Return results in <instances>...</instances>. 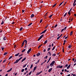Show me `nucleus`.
Instances as JSON below:
<instances>
[{
	"label": "nucleus",
	"mask_w": 76,
	"mask_h": 76,
	"mask_svg": "<svg viewBox=\"0 0 76 76\" xmlns=\"http://www.w3.org/2000/svg\"><path fill=\"white\" fill-rule=\"evenodd\" d=\"M25 70H28V68H26L25 69Z\"/></svg>",
	"instance_id": "nucleus-54"
},
{
	"label": "nucleus",
	"mask_w": 76,
	"mask_h": 76,
	"mask_svg": "<svg viewBox=\"0 0 76 76\" xmlns=\"http://www.w3.org/2000/svg\"><path fill=\"white\" fill-rule=\"evenodd\" d=\"M47 69H49V66H47Z\"/></svg>",
	"instance_id": "nucleus-63"
},
{
	"label": "nucleus",
	"mask_w": 76,
	"mask_h": 76,
	"mask_svg": "<svg viewBox=\"0 0 76 76\" xmlns=\"http://www.w3.org/2000/svg\"><path fill=\"white\" fill-rule=\"evenodd\" d=\"M66 15H67V13H65V14L64 15V17H65V16H66Z\"/></svg>",
	"instance_id": "nucleus-38"
},
{
	"label": "nucleus",
	"mask_w": 76,
	"mask_h": 76,
	"mask_svg": "<svg viewBox=\"0 0 76 76\" xmlns=\"http://www.w3.org/2000/svg\"><path fill=\"white\" fill-rule=\"evenodd\" d=\"M24 69H22V70H21V72H24Z\"/></svg>",
	"instance_id": "nucleus-34"
},
{
	"label": "nucleus",
	"mask_w": 76,
	"mask_h": 76,
	"mask_svg": "<svg viewBox=\"0 0 76 76\" xmlns=\"http://www.w3.org/2000/svg\"><path fill=\"white\" fill-rule=\"evenodd\" d=\"M50 60H51V57H50L48 60V62H47V63H48L49 62V61H50Z\"/></svg>",
	"instance_id": "nucleus-15"
},
{
	"label": "nucleus",
	"mask_w": 76,
	"mask_h": 76,
	"mask_svg": "<svg viewBox=\"0 0 76 76\" xmlns=\"http://www.w3.org/2000/svg\"><path fill=\"white\" fill-rule=\"evenodd\" d=\"M64 29H63L61 30V32H63V31H64Z\"/></svg>",
	"instance_id": "nucleus-48"
},
{
	"label": "nucleus",
	"mask_w": 76,
	"mask_h": 76,
	"mask_svg": "<svg viewBox=\"0 0 76 76\" xmlns=\"http://www.w3.org/2000/svg\"><path fill=\"white\" fill-rule=\"evenodd\" d=\"M33 17H34V14H32L31 16V18H32Z\"/></svg>",
	"instance_id": "nucleus-14"
},
{
	"label": "nucleus",
	"mask_w": 76,
	"mask_h": 76,
	"mask_svg": "<svg viewBox=\"0 0 76 76\" xmlns=\"http://www.w3.org/2000/svg\"><path fill=\"white\" fill-rule=\"evenodd\" d=\"M1 49H2V51H3V50H4V47H3V48L1 47Z\"/></svg>",
	"instance_id": "nucleus-37"
},
{
	"label": "nucleus",
	"mask_w": 76,
	"mask_h": 76,
	"mask_svg": "<svg viewBox=\"0 0 76 76\" xmlns=\"http://www.w3.org/2000/svg\"><path fill=\"white\" fill-rule=\"evenodd\" d=\"M64 4V1H63L62 3H61L59 5V6H60L62 4Z\"/></svg>",
	"instance_id": "nucleus-9"
},
{
	"label": "nucleus",
	"mask_w": 76,
	"mask_h": 76,
	"mask_svg": "<svg viewBox=\"0 0 76 76\" xmlns=\"http://www.w3.org/2000/svg\"><path fill=\"white\" fill-rule=\"evenodd\" d=\"M31 50H32V49L31 48H30L27 51V54H29V53H30V51H31Z\"/></svg>",
	"instance_id": "nucleus-4"
},
{
	"label": "nucleus",
	"mask_w": 76,
	"mask_h": 76,
	"mask_svg": "<svg viewBox=\"0 0 76 76\" xmlns=\"http://www.w3.org/2000/svg\"><path fill=\"white\" fill-rule=\"evenodd\" d=\"M26 65H27V64H26V65H25L23 66V68H24V67H26Z\"/></svg>",
	"instance_id": "nucleus-26"
},
{
	"label": "nucleus",
	"mask_w": 76,
	"mask_h": 76,
	"mask_svg": "<svg viewBox=\"0 0 76 76\" xmlns=\"http://www.w3.org/2000/svg\"><path fill=\"white\" fill-rule=\"evenodd\" d=\"M24 41H25V42L26 44H27V41H26V40H25Z\"/></svg>",
	"instance_id": "nucleus-39"
},
{
	"label": "nucleus",
	"mask_w": 76,
	"mask_h": 76,
	"mask_svg": "<svg viewBox=\"0 0 76 76\" xmlns=\"http://www.w3.org/2000/svg\"><path fill=\"white\" fill-rule=\"evenodd\" d=\"M44 37V34L42 35L38 39L37 41H39L40 39H41L42 37Z\"/></svg>",
	"instance_id": "nucleus-3"
},
{
	"label": "nucleus",
	"mask_w": 76,
	"mask_h": 76,
	"mask_svg": "<svg viewBox=\"0 0 76 76\" xmlns=\"http://www.w3.org/2000/svg\"><path fill=\"white\" fill-rule=\"evenodd\" d=\"M40 54H41L40 53H38L37 54V56H40Z\"/></svg>",
	"instance_id": "nucleus-11"
},
{
	"label": "nucleus",
	"mask_w": 76,
	"mask_h": 76,
	"mask_svg": "<svg viewBox=\"0 0 76 76\" xmlns=\"http://www.w3.org/2000/svg\"><path fill=\"white\" fill-rule=\"evenodd\" d=\"M23 29V28L22 27L20 29V31H22Z\"/></svg>",
	"instance_id": "nucleus-43"
},
{
	"label": "nucleus",
	"mask_w": 76,
	"mask_h": 76,
	"mask_svg": "<svg viewBox=\"0 0 76 76\" xmlns=\"http://www.w3.org/2000/svg\"><path fill=\"white\" fill-rule=\"evenodd\" d=\"M63 68V66H60V65H59V68H60V69H61V68Z\"/></svg>",
	"instance_id": "nucleus-25"
},
{
	"label": "nucleus",
	"mask_w": 76,
	"mask_h": 76,
	"mask_svg": "<svg viewBox=\"0 0 76 76\" xmlns=\"http://www.w3.org/2000/svg\"><path fill=\"white\" fill-rule=\"evenodd\" d=\"M56 56V53H54L52 54V56Z\"/></svg>",
	"instance_id": "nucleus-24"
},
{
	"label": "nucleus",
	"mask_w": 76,
	"mask_h": 76,
	"mask_svg": "<svg viewBox=\"0 0 76 76\" xmlns=\"http://www.w3.org/2000/svg\"><path fill=\"white\" fill-rule=\"evenodd\" d=\"M7 54V53L5 52V53H4V56H5V55H6V54Z\"/></svg>",
	"instance_id": "nucleus-29"
},
{
	"label": "nucleus",
	"mask_w": 76,
	"mask_h": 76,
	"mask_svg": "<svg viewBox=\"0 0 76 76\" xmlns=\"http://www.w3.org/2000/svg\"><path fill=\"white\" fill-rule=\"evenodd\" d=\"M12 70V68H11L9 70L7 71V72H10V71H11Z\"/></svg>",
	"instance_id": "nucleus-8"
},
{
	"label": "nucleus",
	"mask_w": 76,
	"mask_h": 76,
	"mask_svg": "<svg viewBox=\"0 0 76 76\" xmlns=\"http://www.w3.org/2000/svg\"><path fill=\"white\" fill-rule=\"evenodd\" d=\"M22 55H23V54H22L21 55H19V57H20V56H22Z\"/></svg>",
	"instance_id": "nucleus-49"
},
{
	"label": "nucleus",
	"mask_w": 76,
	"mask_h": 76,
	"mask_svg": "<svg viewBox=\"0 0 76 76\" xmlns=\"http://www.w3.org/2000/svg\"><path fill=\"white\" fill-rule=\"evenodd\" d=\"M48 53L49 54V56H51V52H48Z\"/></svg>",
	"instance_id": "nucleus-16"
},
{
	"label": "nucleus",
	"mask_w": 76,
	"mask_h": 76,
	"mask_svg": "<svg viewBox=\"0 0 76 76\" xmlns=\"http://www.w3.org/2000/svg\"><path fill=\"white\" fill-rule=\"evenodd\" d=\"M26 57L24 58L23 59H22L23 60L25 61L26 60Z\"/></svg>",
	"instance_id": "nucleus-33"
},
{
	"label": "nucleus",
	"mask_w": 76,
	"mask_h": 76,
	"mask_svg": "<svg viewBox=\"0 0 76 76\" xmlns=\"http://www.w3.org/2000/svg\"><path fill=\"white\" fill-rule=\"evenodd\" d=\"M4 23V21H3V20H2V22L1 23V25H3V24Z\"/></svg>",
	"instance_id": "nucleus-27"
},
{
	"label": "nucleus",
	"mask_w": 76,
	"mask_h": 76,
	"mask_svg": "<svg viewBox=\"0 0 76 76\" xmlns=\"http://www.w3.org/2000/svg\"><path fill=\"white\" fill-rule=\"evenodd\" d=\"M71 47H72V46L71 45H69L68 46V48H70Z\"/></svg>",
	"instance_id": "nucleus-32"
},
{
	"label": "nucleus",
	"mask_w": 76,
	"mask_h": 76,
	"mask_svg": "<svg viewBox=\"0 0 76 76\" xmlns=\"http://www.w3.org/2000/svg\"><path fill=\"white\" fill-rule=\"evenodd\" d=\"M47 61V60H45L44 62L43 63H45Z\"/></svg>",
	"instance_id": "nucleus-52"
},
{
	"label": "nucleus",
	"mask_w": 76,
	"mask_h": 76,
	"mask_svg": "<svg viewBox=\"0 0 76 76\" xmlns=\"http://www.w3.org/2000/svg\"><path fill=\"white\" fill-rule=\"evenodd\" d=\"M76 4L75 3V2H74V3L73 4V7L75 6H76Z\"/></svg>",
	"instance_id": "nucleus-23"
},
{
	"label": "nucleus",
	"mask_w": 76,
	"mask_h": 76,
	"mask_svg": "<svg viewBox=\"0 0 76 76\" xmlns=\"http://www.w3.org/2000/svg\"><path fill=\"white\" fill-rule=\"evenodd\" d=\"M67 66H68V64H66V65H65V67H67Z\"/></svg>",
	"instance_id": "nucleus-59"
},
{
	"label": "nucleus",
	"mask_w": 76,
	"mask_h": 76,
	"mask_svg": "<svg viewBox=\"0 0 76 76\" xmlns=\"http://www.w3.org/2000/svg\"><path fill=\"white\" fill-rule=\"evenodd\" d=\"M25 40L24 41H23V43H22V45L21 46V47H23V45H24V43H25Z\"/></svg>",
	"instance_id": "nucleus-7"
},
{
	"label": "nucleus",
	"mask_w": 76,
	"mask_h": 76,
	"mask_svg": "<svg viewBox=\"0 0 76 76\" xmlns=\"http://www.w3.org/2000/svg\"><path fill=\"white\" fill-rule=\"evenodd\" d=\"M12 56H11L10 57V58H9L8 59V60H10V59H11V58H12Z\"/></svg>",
	"instance_id": "nucleus-30"
},
{
	"label": "nucleus",
	"mask_w": 76,
	"mask_h": 76,
	"mask_svg": "<svg viewBox=\"0 0 76 76\" xmlns=\"http://www.w3.org/2000/svg\"><path fill=\"white\" fill-rule=\"evenodd\" d=\"M53 15V14L50 15L49 17V18H51L52 17Z\"/></svg>",
	"instance_id": "nucleus-21"
},
{
	"label": "nucleus",
	"mask_w": 76,
	"mask_h": 76,
	"mask_svg": "<svg viewBox=\"0 0 76 76\" xmlns=\"http://www.w3.org/2000/svg\"><path fill=\"white\" fill-rule=\"evenodd\" d=\"M47 14H48V12H47L45 15V16H47Z\"/></svg>",
	"instance_id": "nucleus-46"
},
{
	"label": "nucleus",
	"mask_w": 76,
	"mask_h": 76,
	"mask_svg": "<svg viewBox=\"0 0 76 76\" xmlns=\"http://www.w3.org/2000/svg\"><path fill=\"white\" fill-rule=\"evenodd\" d=\"M25 12V10H22V13H23V12Z\"/></svg>",
	"instance_id": "nucleus-61"
},
{
	"label": "nucleus",
	"mask_w": 76,
	"mask_h": 76,
	"mask_svg": "<svg viewBox=\"0 0 76 76\" xmlns=\"http://www.w3.org/2000/svg\"><path fill=\"white\" fill-rule=\"evenodd\" d=\"M57 68H60V65L57 66Z\"/></svg>",
	"instance_id": "nucleus-50"
},
{
	"label": "nucleus",
	"mask_w": 76,
	"mask_h": 76,
	"mask_svg": "<svg viewBox=\"0 0 76 76\" xmlns=\"http://www.w3.org/2000/svg\"><path fill=\"white\" fill-rule=\"evenodd\" d=\"M70 67V65H69L67 67V69H69Z\"/></svg>",
	"instance_id": "nucleus-10"
},
{
	"label": "nucleus",
	"mask_w": 76,
	"mask_h": 76,
	"mask_svg": "<svg viewBox=\"0 0 76 76\" xmlns=\"http://www.w3.org/2000/svg\"><path fill=\"white\" fill-rule=\"evenodd\" d=\"M46 51V50L45 49H44L43 50V52H45Z\"/></svg>",
	"instance_id": "nucleus-56"
},
{
	"label": "nucleus",
	"mask_w": 76,
	"mask_h": 76,
	"mask_svg": "<svg viewBox=\"0 0 76 76\" xmlns=\"http://www.w3.org/2000/svg\"><path fill=\"white\" fill-rule=\"evenodd\" d=\"M19 53H18L17 54H16L15 55V56H18L19 55Z\"/></svg>",
	"instance_id": "nucleus-18"
},
{
	"label": "nucleus",
	"mask_w": 76,
	"mask_h": 76,
	"mask_svg": "<svg viewBox=\"0 0 76 76\" xmlns=\"http://www.w3.org/2000/svg\"><path fill=\"white\" fill-rule=\"evenodd\" d=\"M32 24V23H31L29 24L28 25V26H31V25Z\"/></svg>",
	"instance_id": "nucleus-19"
},
{
	"label": "nucleus",
	"mask_w": 76,
	"mask_h": 76,
	"mask_svg": "<svg viewBox=\"0 0 76 76\" xmlns=\"http://www.w3.org/2000/svg\"><path fill=\"white\" fill-rule=\"evenodd\" d=\"M32 67H33V65L32 64L30 67V69H32Z\"/></svg>",
	"instance_id": "nucleus-36"
},
{
	"label": "nucleus",
	"mask_w": 76,
	"mask_h": 76,
	"mask_svg": "<svg viewBox=\"0 0 76 76\" xmlns=\"http://www.w3.org/2000/svg\"><path fill=\"white\" fill-rule=\"evenodd\" d=\"M66 28H67V27H65L64 29L65 30H66Z\"/></svg>",
	"instance_id": "nucleus-47"
},
{
	"label": "nucleus",
	"mask_w": 76,
	"mask_h": 76,
	"mask_svg": "<svg viewBox=\"0 0 76 76\" xmlns=\"http://www.w3.org/2000/svg\"><path fill=\"white\" fill-rule=\"evenodd\" d=\"M42 45H39L38 47V48H40V47H41Z\"/></svg>",
	"instance_id": "nucleus-40"
},
{
	"label": "nucleus",
	"mask_w": 76,
	"mask_h": 76,
	"mask_svg": "<svg viewBox=\"0 0 76 76\" xmlns=\"http://www.w3.org/2000/svg\"><path fill=\"white\" fill-rule=\"evenodd\" d=\"M57 4V3H56L54 5H53V6L52 7H55L56 6V5Z\"/></svg>",
	"instance_id": "nucleus-22"
},
{
	"label": "nucleus",
	"mask_w": 76,
	"mask_h": 76,
	"mask_svg": "<svg viewBox=\"0 0 76 76\" xmlns=\"http://www.w3.org/2000/svg\"><path fill=\"white\" fill-rule=\"evenodd\" d=\"M55 49V46H54L52 49V50H53Z\"/></svg>",
	"instance_id": "nucleus-44"
},
{
	"label": "nucleus",
	"mask_w": 76,
	"mask_h": 76,
	"mask_svg": "<svg viewBox=\"0 0 76 76\" xmlns=\"http://www.w3.org/2000/svg\"><path fill=\"white\" fill-rule=\"evenodd\" d=\"M51 49V48H48V50H47V51H50V50Z\"/></svg>",
	"instance_id": "nucleus-41"
},
{
	"label": "nucleus",
	"mask_w": 76,
	"mask_h": 76,
	"mask_svg": "<svg viewBox=\"0 0 76 76\" xmlns=\"http://www.w3.org/2000/svg\"><path fill=\"white\" fill-rule=\"evenodd\" d=\"M62 51H63V53H64V48L63 47V48Z\"/></svg>",
	"instance_id": "nucleus-42"
},
{
	"label": "nucleus",
	"mask_w": 76,
	"mask_h": 76,
	"mask_svg": "<svg viewBox=\"0 0 76 76\" xmlns=\"http://www.w3.org/2000/svg\"><path fill=\"white\" fill-rule=\"evenodd\" d=\"M56 26H57V24L55 26V28H56Z\"/></svg>",
	"instance_id": "nucleus-55"
},
{
	"label": "nucleus",
	"mask_w": 76,
	"mask_h": 76,
	"mask_svg": "<svg viewBox=\"0 0 76 76\" xmlns=\"http://www.w3.org/2000/svg\"><path fill=\"white\" fill-rule=\"evenodd\" d=\"M47 57H48V56H46L45 57V59H47Z\"/></svg>",
	"instance_id": "nucleus-57"
},
{
	"label": "nucleus",
	"mask_w": 76,
	"mask_h": 76,
	"mask_svg": "<svg viewBox=\"0 0 76 76\" xmlns=\"http://www.w3.org/2000/svg\"><path fill=\"white\" fill-rule=\"evenodd\" d=\"M25 51V49H24L23 50H22V53H23V52H24Z\"/></svg>",
	"instance_id": "nucleus-31"
},
{
	"label": "nucleus",
	"mask_w": 76,
	"mask_h": 76,
	"mask_svg": "<svg viewBox=\"0 0 76 76\" xmlns=\"http://www.w3.org/2000/svg\"><path fill=\"white\" fill-rule=\"evenodd\" d=\"M37 66L34 67V70H36V69H37Z\"/></svg>",
	"instance_id": "nucleus-20"
},
{
	"label": "nucleus",
	"mask_w": 76,
	"mask_h": 76,
	"mask_svg": "<svg viewBox=\"0 0 76 76\" xmlns=\"http://www.w3.org/2000/svg\"><path fill=\"white\" fill-rule=\"evenodd\" d=\"M73 35V31H72L70 33V36H71Z\"/></svg>",
	"instance_id": "nucleus-12"
},
{
	"label": "nucleus",
	"mask_w": 76,
	"mask_h": 76,
	"mask_svg": "<svg viewBox=\"0 0 76 76\" xmlns=\"http://www.w3.org/2000/svg\"><path fill=\"white\" fill-rule=\"evenodd\" d=\"M32 73V71L30 72L29 73V75H31V74Z\"/></svg>",
	"instance_id": "nucleus-45"
},
{
	"label": "nucleus",
	"mask_w": 76,
	"mask_h": 76,
	"mask_svg": "<svg viewBox=\"0 0 76 76\" xmlns=\"http://www.w3.org/2000/svg\"><path fill=\"white\" fill-rule=\"evenodd\" d=\"M54 63H55V61H53L50 64V67H53V66H54Z\"/></svg>",
	"instance_id": "nucleus-2"
},
{
	"label": "nucleus",
	"mask_w": 76,
	"mask_h": 76,
	"mask_svg": "<svg viewBox=\"0 0 76 76\" xmlns=\"http://www.w3.org/2000/svg\"><path fill=\"white\" fill-rule=\"evenodd\" d=\"M67 3V2H66L65 3H64V6H65V4H66V3Z\"/></svg>",
	"instance_id": "nucleus-53"
},
{
	"label": "nucleus",
	"mask_w": 76,
	"mask_h": 76,
	"mask_svg": "<svg viewBox=\"0 0 76 76\" xmlns=\"http://www.w3.org/2000/svg\"><path fill=\"white\" fill-rule=\"evenodd\" d=\"M3 40H6V37H4L3 38Z\"/></svg>",
	"instance_id": "nucleus-17"
},
{
	"label": "nucleus",
	"mask_w": 76,
	"mask_h": 76,
	"mask_svg": "<svg viewBox=\"0 0 76 76\" xmlns=\"http://www.w3.org/2000/svg\"><path fill=\"white\" fill-rule=\"evenodd\" d=\"M40 74H41V73L39 72H38V73H37V75H39Z\"/></svg>",
	"instance_id": "nucleus-51"
},
{
	"label": "nucleus",
	"mask_w": 76,
	"mask_h": 76,
	"mask_svg": "<svg viewBox=\"0 0 76 76\" xmlns=\"http://www.w3.org/2000/svg\"><path fill=\"white\" fill-rule=\"evenodd\" d=\"M53 70V68H50L48 70V72H51V70Z\"/></svg>",
	"instance_id": "nucleus-6"
},
{
	"label": "nucleus",
	"mask_w": 76,
	"mask_h": 76,
	"mask_svg": "<svg viewBox=\"0 0 76 76\" xmlns=\"http://www.w3.org/2000/svg\"><path fill=\"white\" fill-rule=\"evenodd\" d=\"M47 31V29H46L44 31L42 32L41 33H40V34H44L45 32Z\"/></svg>",
	"instance_id": "nucleus-5"
},
{
	"label": "nucleus",
	"mask_w": 76,
	"mask_h": 76,
	"mask_svg": "<svg viewBox=\"0 0 76 76\" xmlns=\"http://www.w3.org/2000/svg\"><path fill=\"white\" fill-rule=\"evenodd\" d=\"M68 14L69 15H70V11H69V12L68 13Z\"/></svg>",
	"instance_id": "nucleus-28"
},
{
	"label": "nucleus",
	"mask_w": 76,
	"mask_h": 76,
	"mask_svg": "<svg viewBox=\"0 0 76 76\" xmlns=\"http://www.w3.org/2000/svg\"><path fill=\"white\" fill-rule=\"evenodd\" d=\"M5 61H6V60H4L3 61V63H4V62H5Z\"/></svg>",
	"instance_id": "nucleus-62"
},
{
	"label": "nucleus",
	"mask_w": 76,
	"mask_h": 76,
	"mask_svg": "<svg viewBox=\"0 0 76 76\" xmlns=\"http://www.w3.org/2000/svg\"><path fill=\"white\" fill-rule=\"evenodd\" d=\"M12 25H13V24H15V22H13L12 23Z\"/></svg>",
	"instance_id": "nucleus-58"
},
{
	"label": "nucleus",
	"mask_w": 76,
	"mask_h": 76,
	"mask_svg": "<svg viewBox=\"0 0 76 76\" xmlns=\"http://www.w3.org/2000/svg\"><path fill=\"white\" fill-rule=\"evenodd\" d=\"M23 58V57H22L20 58H19L14 63V64H15L16 63H18L19 62V61L20 60H21V59H22V58Z\"/></svg>",
	"instance_id": "nucleus-1"
},
{
	"label": "nucleus",
	"mask_w": 76,
	"mask_h": 76,
	"mask_svg": "<svg viewBox=\"0 0 76 76\" xmlns=\"http://www.w3.org/2000/svg\"><path fill=\"white\" fill-rule=\"evenodd\" d=\"M39 62V59L38 60V61H37V63H38Z\"/></svg>",
	"instance_id": "nucleus-60"
},
{
	"label": "nucleus",
	"mask_w": 76,
	"mask_h": 76,
	"mask_svg": "<svg viewBox=\"0 0 76 76\" xmlns=\"http://www.w3.org/2000/svg\"><path fill=\"white\" fill-rule=\"evenodd\" d=\"M8 75V74H7L5 75V76H7Z\"/></svg>",
	"instance_id": "nucleus-64"
},
{
	"label": "nucleus",
	"mask_w": 76,
	"mask_h": 76,
	"mask_svg": "<svg viewBox=\"0 0 76 76\" xmlns=\"http://www.w3.org/2000/svg\"><path fill=\"white\" fill-rule=\"evenodd\" d=\"M47 40H46L45 42V43L43 44L44 45H45V44H47Z\"/></svg>",
	"instance_id": "nucleus-13"
},
{
	"label": "nucleus",
	"mask_w": 76,
	"mask_h": 76,
	"mask_svg": "<svg viewBox=\"0 0 76 76\" xmlns=\"http://www.w3.org/2000/svg\"><path fill=\"white\" fill-rule=\"evenodd\" d=\"M42 22V19H41V20H40V23H41V22Z\"/></svg>",
	"instance_id": "nucleus-35"
}]
</instances>
